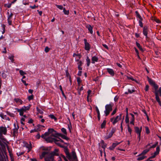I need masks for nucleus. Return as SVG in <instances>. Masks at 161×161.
Masks as SVG:
<instances>
[{"instance_id": "60", "label": "nucleus", "mask_w": 161, "mask_h": 161, "mask_svg": "<svg viewBox=\"0 0 161 161\" xmlns=\"http://www.w3.org/2000/svg\"><path fill=\"white\" fill-rule=\"evenodd\" d=\"M128 93H129L130 94H131L135 91V90L134 89L131 90L130 89H128Z\"/></svg>"}, {"instance_id": "62", "label": "nucleus", "mask_w": 161, "mask_h": 161, "mask_svg": "<svg viewBox=\"0 0 161 161\" xmlns=\"http://www.w3.org/2000/svg\"><path fill=\"white\" fill-rule=\"evenodd\" d=\"M158 154L156 153H153V154L152 155V156L149 157V158L152 159L153 158H154Z\"/></svg>"}, {"instance_id": "24", "label": "nucleus", "mask_w": 161, "mask_h": 161, "mask_svg": "<svg viewBox=\"0 0 161 161\" xmlns=\"http://www.w3.org/2000/svg\"><path fill=\"white\" fill-rule=\"evenodd\" d=\"M98 61V58L96 56H93L92 58V63L94 64L95 62H97Z\"/></svg>"}, {"instance_id": "18", "label": "nucleus", "mask_w": 161, "mask_h": 161, "mask_svg": "<svg viewBox=\"0 0 161 161\" xmlns=\"http://www.w3.org/2000/svg\"><path fill=\"white\" fill-rule=\"evenodd\" d=\"M42 150L44 151V152H48V153L47 154V155H48L50 153V151L51 150V147H42Z\"/></svg>"}, {"instance_id": "26", "label": "nucleus", "mask_w": 161, "mask_h": 161, "mask_svg": "<svg viewBox=\"0 0 161 161\" xmlns=\"http://www.w3.org/2000/svg\"><path fill=\"white\" fill-rule=\"evenodd\" d=\"M15 109L18 112H19V115L21 116L23 115L24 112H25L23 111L21 108L19 109L18 108H15Z\"/></svg>"}, {"instance_id": "13", "label": "nucleus", "mask_w": 161, "mask_h": 161, "mask_svg": "<svg viewBox=\"0 0 161 161\" xmlns=\"http://www.w3.org/2000/svg\"><path fill=\"white\" fill-rule=\"evenodd\" d=\"M58 149H55L51 153H50L49 154L51 156H53L54 157V156H58Z\"/></svg>"}, {"instance_id": "46", "label": "nucleus", "mask_w": 161, "mask_h": 161, "mask_svg": "<svg viewBox=\"0 0 161 161\" xmlns=\"http://www.w3.org/2000/svg\"><path fill=\"white\" fill-rule=\"evenodd\" d=\"M160 148L159 146H158L157 147L156 149V151L154 153H156L157 154H158L159 153V152L160 151Z\"/></svg>"}, {"instance_id": "45", "label": "nucleus", "mask_w": 161, "mask_h": 161, "mask_svg": "<svg viewBox=\"0 0 161 161\" xmlns=\"http://www.w3.org/2000/svg\"><path fill=\"white\" fill-rule=\"evenodd\" d=\"M146 132L147 134H148L150 133V131L149 130L148 127L147 126H145V127Z\"/></svg>"}, {"instance_id": "15", "label": "nucleus", "mask_w": 161, "mask_h": 161, "mask_svg": "<svg viewBox=\"0 0 161 161\" xmlns=\"http://www.w3.org/2000/svg\"><path fill=\"white\" fill-rule=\"evenodd\" d=\"M121 114H120L119 116H117L114 119V121L113 122V124L114 125L119 120H120L121 117Z\"/></svg>"}, {"instance_id": "23", "label": "nucleus", "mask_w": 161, "mask_h": 161, "mask_svg": "<svg viewBox=\"0 0 161 161\" xmlns=\"http://www.w3.org/2000/svg\"><path fill=\"white\" fill-rule=\"evenodd\" d=\"M107 72L112 76H114V72L113 70L110 68H107Z\"/></svg>"}, {"instance_id": "19", "label": "nucleus", "mask_w": 161, "mask_h": 161, "mask_svg": "<svg viewBox=\"0 0 161 161\" xmlns=\"http://www.w3.org/2000/svg\"><path fill=\"white\" fill-rule=\"evenodd\" d=\"M155 94L156 100L158 103L159 105L161 106V102L158 96V95H159V93H157V92H156Z\"/></svg>"}, {"instance_id": "21", "label": "nucleus", "mask_w": 161, "mask_h": 161, "mask_svg": "<svg viewBox=\"0 0 161 161\" xmlns=\"http://www.w3.org/2000/svg\"><path fill=\"white\" fill-rule=\"evenodd\" d=\"M135 13L136 17L138 18L139 19V25L141 27V16L138 11H136L135 12Z\"/></svg>"}, {"instance_id": "17", "label": "nucleus", "mask_w": 161, "mask_h": 161, "mask_svg": "<svg viewBox=\"0 0 161 161\" xmlns=\"http://www.w3.org/2000/svg\"><path fill=\"white\" fill-rule=\"evenodd\" d=\"M86 27L88 29L90 33L92 34L93 33V26H92L90 25H86Z\"/></svg>"}, {"instance_id": "64", "label": "nucleus", "mask_w": 161, "mask_h": 161, "mask_svg": "<svg viewBox=\"0 0 161 161\" xmlns=\"http://www.w3.org/2000/svg\"><path fill=\"white\" fill-rule=\"evenodd\" d=\"M3 119H5L6 120H8V121L10 120V119L8 117H7L6 115H4V117H3Z\"/></svg>"}, {"instance_id": "55", "label": "nucleus", "mask_w": 161, "mask_h": 161, "mask_svg": "<svg viewBox=\"0 0 161 161\" xmlns=\"http://www.w3.org/2000/svg\"><path fill=\"white\" fill-rule=\"evenodd\" d=\"M50 50V48H49L48 47H46L45 48L44 51L46 53H47Z\"/></svg>"}, {"instance_id": "20", "label": "nucleus", "mask_w": 161, "mask_h": 161, "mask_svg": "<svg viewBox=\"0 0 161 161\" xmlns=\"http://www.w3.org/2000/svg\"><path fill=\"white\" fill-rule=\"evenodd\" d=\"M100 143L101 144L102 147L103 149V151H105V148L107 146V144L105 143L103 140L101 141Z\"/></svg>"}, {"instance_id": "56", "label": "nucleus", "mask_w": 161, "mask_h": 161, "mask_svg": "<svg viewBox=\"0 0 161 161\" xmlns=\"http://www.w3.org/2000/svg\"><path fill=\"white\" fill-rule=\"evenodd\" d=\"M59 157H60L61 158V157L62 158L64 159L65 161H66L67 160L66 157L64 155L62 154H61L60 155V156Z\"/></svg>"}, {"instance_id": "53", "label": "nucleus", "mask_w": 161, "mask_h": 161, "mask_svg": "<svg viewBox=\"0 0 161 161\" xmlns=\"http://www.w3.org/2000/svg\"><path fill=\"white\" fill-rule=\"evenodd\" d=\"M65 72H66V76L67 77L69 78V76H71L70 75L69 73L68 70H66Z\"/></svg>"}, {"instance_id": "59", "label": "nucleus", "mask_w": 161, "mask_h": 161, "mask_svg": "<svg viewBox=\"0 0 161 161\" xmlns=\"http://www.w3.org/2000/svg\"><path fill=\"white\" fill-rule=\"evenodd\" d=\"M24 152H18V153H17L16 154H17V155L18 156H20V155H23L24 154Z\"/></svg>"}, {"instance_id": "44", "label": "nucleus", "mask_w": 161, "mask_h": 161, "mask_svg": "<svg viewBox=\"0 0 161 161\" xmlns=\"http://www.w3.org/2000/svg\"><path fill=\"white\" fill-rule=\"evenodd\" d=\"M61 130L62 131V132L65 135H67V131H66V129L64 128H62L61 129Z\"/></svg>"}, {"instance_id": "34", "label": "nucleus", "mask_w": 161, "mask_h": 161, "mask_svg": "<svg viewBox=\"0 0 161 161\" xmlns=\"http://www.w3.org/2000/svg\"><path fill=\"white\" fill-rule=\"evenodd\" d=\"M8 16V19H10L12 18L13 15V14L12 13H11L10 14H9V13L8 12H7Z\"/></svg>"}, {"instance_id": "38", "label": "nucleus", "mask_w": 161, "mask_h": 161, "mask_svg": "<svg viewBox=\"0 0 161 161\" xmlns=\"http://www.w3.org/2000/svg\"><path fill=\"white\" fill-rule=\"evenodd\" d=\"M106 120H104L103 121V122L102 123V124L101 125V128L102 129H103L105 127V126L106 124Z\"/></svg>"}, {"instance_id": "41", "label": "nucleus", "mask_w": 161, "mask_h": 161, "mask_svg": "<svg viewBox=\"0 0 161 161\" xmlns=\"http://www.w3.org/2000/svg\"><path fill=\"white\" fill-rule=\"evenodd\" d=\"M150 150L149 149H146L143 151L142 153V155H145L148 152H149Z\"/></svg>"}, {"instance_id": "6", "label": "nucleus", "mask_w": 161, "mask_h": 161, "mask_svg": "<svg viewBox=\"0 0 161 161\" xmlns=\"http://www.w3.org/2000/svg\"><path fill=\"white\" fill-rule=\"evenodd\" d=\"M153 86L155 89V92H154V93H155L156 92H157V93H159V96H161V87H160L158 90H157L158 87L157 84L155 83V84H154Z\"/></svg>"}, {"instance_id": "63", "label": "nucleus", "mask_w": 161, "mask_h": 161, "mask_svg": "<svg viewBox=\"0 0 161 161\" xmlns=\"http://www.w3.org/2000/svg\"><path fill=\"white\" fill-rule=\"evenodd\" d=\"M95 109H96V111L97 112V115L100 114V113L99 110L97 106H96L95 107Z\"/></svg>"}, {"instance_id": "32", "label": "nucleus", "mask_w": 161, "mask_h": 161, "mask_svg": "<svg viewBox=\"0 0 161 161\" xmlns=\"http://www.w3.org/2000/svg\"><path fill=\"white\" fill-rule=\"evenodd\" d=\"M19 128V127L18 125H17V127L15 128H14L13 131V134H17L18 133V130Z\"/></svg>"}, {"instance_id": "10", "label": "nucleus", "mask_w": 161, "mask_h": 161, "mask_svg": "<svg viewBox=\"0 0 161 161\" xmlns=\"http://www.w3.org/2000/svg\"><path fill=\"white\" fill-rule=\"evenodd\" d=\"M64 152H65L67 158H68L69 160L71 159V155L69 153V150L68 148L66 147L64 148Z\"/></svg>"}, {"instance_id": "22", "label": "nucleus", "mask_w": 161, "mask_h": 161, "mask_svg": "<svg viewBox=\"0 0 161 161\" xmlns=\"http://www.w3.org/2000/svg\"><path fill=\"white\" fill-rule=\"evenodd\" d=\"M31 107V105L29 104L27 106H24L21 109L23 111L25 112L26 111L29 110Z\"/></svg>"}, {"instance_id": "11", "label": "nucleus", "mask_w": 161, "mask_h": 161, "mask_svg": "<svg viewBox=\"0 0 161 161\" xmlns=\"http://www.w3.org/2000/svg\"><path fill=\"white\" fill-rule=\"evenodd\" d=\"M85 44V49L87 51H89L90 48V45L89 43L87 42L86 39H84Z\"/></svg>"}, {"instance_id": "49", "label": "nucleus", "mask_w": 161, "mask_h": 161, "mask_svg": "<svg viewBox=\"0 0 161 161\" xmlns=\"http://www.w3.org/2000/svg\"><path fill=\"white\" fill-rule=\"evenodd\" d=\"M7 149L8 151V153H9L10 156V157H11L12 155V150L9 148V147L8 146H7Z\"/></svg>"}, {"instance_id": "9", "label": "nucleus", "mask_w": 161, "mask_h": 161, "mask_svg": "<svg viewBox=\"0 0 161 161\" xmlns=\"http://www.w3.org/2000/svg\"><path fill=\"white\" fill-rule=\"evenodd\" d=\"M121 142H116L112 143V145L110 146L108 148L110 150H114L115 148Z\"/></svg>"}, {"instance_id": "3", "label": "nucleus", "mask_w": 161, "mask_h": 161, "mask_svg": "<svg viewBox=\"0 0 161 161\" xmlns=\"http://www.w3.org/2000/svg\"><path fill=\"white\" fill-rule=\"evenodd\" d=\"M45 140L47 142L52 143L54 142L59 147H60L61 145L60 143L58 142V140L55 138L49 137L46 138Z\"/></svg>"}, {"instance_id": "52", "label": "nucleus", "mask_w": 161, "mask_h": 161, "mask_svg": "<svg viewBox=\"0 0 161 161\" xmlns=\"http://www.w3.org/2000/svg\"><path fill=\"white\" fill-rule=\"evenodd\" d=\"M56 6L57 8H58L60 10H62L64 8L62 5H58L56 4Z\"/></svg>"}, {"instance_id": "48", "label": "nucleus", "mask_w": 161, "mask_h": 161, "mask_svg": "<svg viewBox=\"0 0 161 161\" xmlns=\"http://www.w3.org/2000/svg\"><path fill=\"white\" fill-rule=\"evenodd\" d=\"M125 121L126 123H129V118L128 117V115H126Z\"/></svg>"}, {"instance_id": "35", "label": "nucleus", "mask_w": 161, "mask_h": 161, "mask_svg": "<svg viewBox=\"0 0 161 161\" xmlns=\"http://www.w3.org/2000/svg\"><path fill=\"white\" fill-rule=\"evenodd\" d=\"M136 53V55L137 56V58L139 59H140V56L139 55V53L138 50L136 48V47H134Z\"/></svg>"}, {"instance_id": "8", "label": "nucleus", "mask_w": 161, "mask_h": 161, "mask_svg": "<svg viewBox=\"0 0 161 161\" xmlns=\"http://www.w3.org/2000/svg\"><path fill=\"white\" fill-rule=\"evenodd\" d=\"M45 161H56L54 159V157L51 155H47L44 158Z\"/></svg>"}, {"instance_id": "47", "label": "nucleus", "mask_w": 161, "mask_h": 161, "mask_svg": "<svg viewBox=\"0 0 161 161\" xmlns=\"http://www.w3.org/2000/svg\"><path fill=\"white\" fill-rule=\"evenodd\" d=\"M77 81L78 83V86H79L80 85V83L82 82V80H81L80 77H78L77 79Z\"/></svg>"}, {"instance_id": "39", "label": "nucleus", "mask_w": 161, "mask_h": 161, "mask_svg": "<svg viewBox=\"0 0 161 161\" xmlns=\"http://www.w3.org/2000/svg\"><path fill=\"white\" fill-rule=\"evenodd\" d=\"M63 12L64 14L65 15H68L69 14V10H67L65 8H64L63 10Z\"/></svg>"}, {"instance_id": "37", "label": "nucleus", "mask_w": 161, "mask_h": 161, "mask_svg": "<svg viewBox=\"0 0 161 161\" xmlns=\"http://www.w3.org/2000/svg\"><path fill=\"white\" fill-rule=\"evenodd\" d=\"M6 112L7 114L8 115L10 116V117H14L15 114H14L13 113H11L8 111H7Z\"/></svg>"}, {"instance_id": "51", "label": "nucleus", "mask_w": 161, "mask_h": 161, "mask_svg": "<svg viewBox=\"0 0 161 161\" xmlns=\"http://www.w3.org/2000/svg\"><path fill=\"white\" fill-rule=\"evenodd\" d=\"M36 110L40 114H42L43 113V112L41 109H40L38 107H37L36 108Z\"/></svg>"}, {"instance_id": "25", "label": "nucleus", "mask_w": 161, "mask_h": 161, "mask_svg": "<svg viewBox=\"0 0 161 161\" xmlns=\"http://www.w3.org/2000/svg\"><path fill=\"white\" fill-rule=\"evenodd\" d=\"M78 64V69L79 70H82V68L81 67L83 64V63L82 61H80L77 63Z\"/></svg>"}, {"instance_id": "33", "label": "nucleus", "mask_w": 161, "mask_h": 161, "mask_svg": "<svg viewBox=\"0 0 161 161\" xmlns=\"http://www.w3.org/2000/svg\"><path fill=\"white\" fill-rule=\"evenodd\" d=\"M148 80L149 84L152 86L155 83L151 79L149 78L148 77Z\"/></svg>"}, {"instance_id": "42", "label": "nucleus", "mask_w": 161, "mask_h": 161, "mask_svg": "<svg viewBox=\"0 0 161 161\" xmlns=\"http://www.w3.org/2000/svg\"><path fill=\"white\" fill-rule=\"evenodd\" d=\"M49 135V132L48 131L47 132H46L44 133V134L42 135L41 136L42 138H45V137L47 136H48Z\"/></svg>"}, {"instance_id": "4", "label": "nucleus", "mask_w": 161, "mask_h": 161, "mask_svg": "<svg viewBox=\"0 0 161 161\" xmlns=\"http://www.w3.org/2000/svg\"><path fill=\"white\" fill-rule=\"evenodd\" d=\"M5 152H6L5 146L2 147V149L0 147V161H4V159L5 156L4 154V153Z\"/></svg>"}, {"instance_id": "50", "label": "nucleus", "mask_w": 161, "mask_h": 161, "mask_svg": "<svg viewBox=\"0 0 161 161\" xmlns=\"http://www.w3.org/2000/svg\"><path fill=\"white\" fill-rule=\"evenodd\" d=\"M14 56H9L8 58L10 59L12 62H14Z\"/></svg>"}, {"instance_id": "12", "label": "nucleus", "mask_w": 161, "mask_h": 161, "mask_svg": "<svg viewBox=\"0 0 161 161\" xmlns=\"http://www.w3.org/2000/svg\"><path fill=\"white\" fill-rule=\"evenodd\" d=\"M135 129L136 132L138 135V138L139 139V141H140L141 139V127L139 129L138 127H136L135 128Z\"/></svg>"}, {"instance_id": "27", "label": "nucleus", "mask_w": 161, "mask_h": 161, "mask_svg": "<svg viewBox=\"0 0 161 161\" xmlns=\"http://www.w3.org/2000/svg\"><path fill=\"white\" fill-rule=\"evenodd\" d=\"M25 144L26 147L28 148V150H29V151H30L32 148V145L30 142V144H28L27 142H25Z\"/></svg>"}, {"instance_id": "43", "label": "nucleus", "mask_w": 161, "mask_h": 161, "mask_svg": "<svg viewBox=\"0 0 161 161\" xmlns=\"http://www.w3.org/2000/svg\"><path fill=\"white\" fill-rule=\"evenodd\" d=\"M68 127L69 130V132H71V130L72 129V127L71 123L70 122H69V124L68 125Z\"/></svg>"}, {"instance_id": "7", "label": "nucleus", "mask_w": 161, "mask_h": 161, "mask_svg": "<svg viewBox=\"0 0 161 161\" xmlns=\"http://www.w3.org/2000/svg\"><path fill=\"white\" fill-rule=\"evenodd\" d=\"M70 161H78L77 156L75 151L72 152V156H71V159L69 160Z\"/></svg>"}, {"instance_id": "2", "label": "nucleus", "mask_w": 161, "mask_h": 161, "mask_svg": "<svg viewBox=\"0 0 161 161\" xmlns=\"http://www.w3.org/2000/svg\"><path fill=\"white\" fill-rule=\"evenodd\" d=\"M149 31V26L147 25L144 26L143 27L142 33L146 37V41L148 42H149L150 40V38L147 36Z\"/></svg>"}, {"instance_id": "61", "label": "nucleus", "mask_w": 161, "mask_h": 161, "mask_svg": "<svg viewBox=\"0 0 161 161\" xmlns=\"http://www.w3.org/2000/svg\"><path fill=\"white\" fill-rule=\"evenodd\" d=\"M158 154L156 153H153V154L152 155V156L149 157V158L152 159L153 158H154Z\"/></svg>"}, {"instance_id": "58", "label": "nucleus", "mask_w": 161, "mask_h": 161, "mask_svg": "<svg viewBox=\"0 0 161 161\" xmlns=\"http://www.w3.org/2000/svg\"><path fill=\"white\" fill-rule=\"evenodd\" d=\"M34 96L32 95L30 96H28V99L29 101H30L31 100H32L33 99Z\"/></svg>"}, {"instance_id": "36", "label": "nucleus", "mask_w": 161, "mask_h": 161, "mask_svg": "<svg viewBox=\"0 0 161 161\" xmlns=\"http://www.w3.org/2000/svg\"><path fill=\"white\" fill-rule=\"evenodd\" d=\"M152 19L154 20L157 23H160V20L159 19H157L156 17H152Z\"/></svg>"}, {"instance_id": "5", "label": "nucleus", "mask_w": 161, "mask_h": 161, "mask_svg": "<svg viewBox=\"0 0 161 161\" xmlns=\"http://www.w3.org/2000/svg\"><path fill=\"white\" fill-rule=\"evenodd\" d=\"M116 130V128L115 127L112 128L111 132H109L108 134H107V135L104 137V139L105 140H107L111 138L113 134L115 132Z\"/></svg>"}, {"instance_id": "31", "label": "nucleus", "mask_w": 161, "mask_h": 161, "mask_svg": "<svg viewBox=\"0 0 161 161\" xmlns=\"http://www.w3.org/2000/svg\"><path fill=\"white\" fill-rule=\"evenodd\" d=\"M86 65L87 67H89L90 66L91 63V60L89 57L87 56L86 57Z\"/></svg>"}, {"instance_id": "57", "label": "nucleus", "mask_w": 161, "mask_h": 161, "mask_svg": "<svg viewBox=\"0 0 161 161\" xmlns=\"http://www.w3.org/2000/svg\"><path fill=\"white\" fill-rule=\"evenodd\" d=\"M19 73L20 75H25V74H26V73H25V72H24L22 70H20L19 71Z\"/></svg>"}, {"instance_id": "16", "label": "nucleus", "mask_w": 161, "mask_h": 161, "mask_svg": "<svg viewBox=\"0 0 161 161\" xmlns=\"http://www.w3.org/2000/svg\"><path fill=\"white\" fill-rule=\"evenodd\" d=\"M7 132V130L6 127L3 126L0 127V133H3L4 134H6Z\"/></svg>"}, {"instance_id": "28", "label": "nucleus", "mask_w": 161, "mask_h": 161, "mask_svg": "<svg viewBox=\"0 0 161 161\" xmlns=\"http://www.w3.org/2000/svg\"><path fill=\"white\" fill-rule=\"evenodd\" d=\"M48 153V152H43L42 154L40 156V158L41 159H42L43 158H45L46 156V155Z\"/></svg>"}, {"instance_id": "54", "label": "nucleus", "mask_w": 161, "mask_h": 161, "mask_svg": "<svg viewBox=\"0 0 161 161\" xmlns=\"http://www.w3.org/2000/svg\"><path fill=\"white\" fill-rule=\"evenodd\" d=\"M57 138L59 139V140H58V141H60V142H61L64 143L65 144H67V143L64 142V141L63 140L61 139L59 137H57Z\"/></svg>"}, {"instance_id": "14", "label": "nucleus", "mask_w": 161, "mask_h": 161, "mask_svg": "<svg viewBox=\"0 0 161 161\" xmlns=\"http://www.w3.org/2000/svg\"><path fill=\"white\" fill-rule=\"evenodd\" d=\"M56 135L58 136L61 137L62 138L64 139H65L68 141L69 139V138L66 136V135L63 134L61 133H57Z\"/></svg>"}, {"instance_id": "30", "label": "nucleus", "mask_w": 161, "mask_h": 161, "mask_svg": "<svg viewBox=\"0 0 161 161\" xmlns=\"http://www.w3.org/2000/svg\"><path fill=\"white\" fill-rule=\"evenodd\" d=\"M14 101L16 103H20V104H22L23 103V101L21 100L18 98H14Z\"/></svg>"}, {"instance_id": "40", "label": "nucleus", "mask_w": 161, "mask_h": 161, "mask_svg": "<svg viewBox=\"0 0 161 161\" xmlns=\"http://www.w3.org/2000/svg\"><path fill=\"white\" fill-rule=\"evenodd\" d=\"M49 116L52 119H54L55 121L57 120V118L53 114H50L49 115Z\"/></svg>"}, {"instance_id": "29", "label": "nucleus", "mask_w": 161, "mask_h": 161, "mask_svg": "<svg viewBox=\"0 0 161 161\" xmlns=\"http://www.w3.org/2000/svg\"><path fill=\"white\" fill-rule=\"evenodd\" d=\"M48 131L49 132V134L51 133L52 134H53V132H56V134H55L56 135L57 133H58V132H57L56 131L54 130V129L53 128H49L48 130Z\"/></svg>"}, {"instance_id": "1", "label": "nucleus", "mask_w": 161, "mask_h": 161, "mask_svg": "<svg viewBox=\"0 0 161 161\" xmlns=\"http://www.w3.org/2000/svg\"><path fill=\"white\" fill-rule=\"evenodd\" d=\"M113 104H106L105 106V110L104 111V113L105 114V115L106 116H108L110 112L112 110V107Z\"/></svg>"}]
</instances>
